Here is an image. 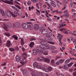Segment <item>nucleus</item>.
<instances>
[{
    "instance_id": "obj_1",
    "label": "nucleus",
    "mask_w": 76,
    "mask_h": 76,
    "mask_svg": "<svg viewBox=\"0 0 76 76\" xmlns=\"http://www.w3.org/2000/svg\"><path fill=\"white\" fill-rule=\"evenodd\" d=\"M6 26H4V28L5 30L6 31H9V30L7 29V28H11L12 27V25L11 23L9 22H8L7 24L6 25Z\"/></svg>"
},
{
    "instance_id": "obj_2",
    "label": "nucleus",
    "mask_w": 76,
    "mask_h": 76,
    "mask_svg": "<svg viewBox=\"0 0 76 76\" xmlns=\"http://www.w3.org/2000/svg\"><path fill=\"white\" fill-rule=\"evenodd\" d=\"M41 30H42V34L43 35H45L47 33H48V31L46 30H45L44 27L42 28Z\"/></svg>"
},
{
    "instance_id": "obj_3",
    "label": "nucleus",
    "mask_w": 76,
    "mask_h": 76,
    "mask_svg": "<svg viewBox=\"0 0 76 76\" xmlns=\"http://www.w3.org/2000/svg\"><path fill=\"white\" fill-rule=\"evenodd\" d=\"M13 28H19L20 27V24L18 23H15L13 24Z\"/></svg>"
},
{
    "instance_id": "obj_4",
    "label": "nucleus",
    "mask_w": 76,
    "mask_h": 76,
    "mask_svg": "<svg viewBox=\"0 0 76 76\" xmlns=\"http://www.w3.org/2000/svg\"><path fill=\"white\" fill-rule=\"evenodd\" d=\"M40 42L42 45H47V43L46 42H45V40L43 39H40Z\"/></svg>"
},
{
    "instance_id": "obj_5",
    "label": "nucleus",
    "mask_w": 76,
    "mask_h": 76,
    "mask_svg": "<svg viewBox=\"0 0 76 76\" xmlns=\"http://www.w3.org/2000/svg\"><path fill=\"white\" fill-rule=\"evenodd\" d=\"M22 28L24 29H27L28 28V26L26 23H23L22 25Z\"/></svg>"
},
{
    "instance_id": "obj_6",
    "label": "nucleus",
    "mask_w": 76,
    "mask_h": 76,
    "mask_svg": "<svg viewBox=\"0 0 76 76\" xmlns=\"http://www.w3.org/2000/svg\"><path fill=\"white\" fill-rule=\"evenodd\" d=\"M1 1L5 3H7V4H9L12 5L13 4V3L12 1H4L3 0H1Z\"/></svg>"
},
{
    "instance_id": "obj_7",
    "label": "nucleus",
    "mask_w": 76,
    "mask_h": 76,
    "mask_svg": "<svg viewBox=\"0 0 76 76\" xmlns=\"http://www.w3.org/2000/svg\"><path fill=\"white\" fill-rule=\"evenodd\" d=\"M18 15H19V13L16 11H14L13 13H12V15L14 18L17 17Z\"/></svg>"
},
{
    "instance_id": "obj_8",
    "label": "nucleus",
    "mask_w": 76,
    "mask_h": 76,
    "mask_svg": "<svg viewBox=\"0 0 76 76\" xmlns=\"http://www.w3.org/2000/svg\"><path fill=\"white\" fill-rule=\"evenodd\" d=\"M6 13L7 17H9V18H10L11 16H12L11 12H10L9 10H6Z\"/></svg>"
},
{
    "instance_id": "obj_9",
    "label": "nucleus",
    "mask_w": 76,
    "mask_h": 76,
    "mask_svg": "<svg viewBox=\"0 0 76 76\" xmlns=\"http://www.w3.org/2000/svg\"><path fill=\"white\" fill-rule=\"evenodd\" d=\"M48 51L47 50L45 51V52L42 51L41 52L42 55H44V56H47L48 54Z\"/></svg>"
},
{
    "instance_id": "obj_10",
    "label": "nucleus",
    "mask_w": 76,
    "mask_h": 76,
    "mask_svg": "<svg viewBox=\"0 0 76 76\" xmlns=\"http://www.w3.org/2000/svg\"><path fill=\"white\" fill-rule=\"evenodd\" d=\"M25 59V60H26V58L25 57H22V56H20V60L19 61H20V63H21V62L22 63V62H23L24 61V59Z\"/></svg>"
},
{
    "instance_id": "obj_11",
    "label": "nucleus",
    "mask_w": 76,
    "mask_h": 76,
    "mask_svg": "<svg viewBox=\"0 0 76 76\" xmlns=\"http://www.w3.org/2000/svg\"><path fill=\"white\" fill-rule=\"evenodd\" d=\"M39 28V27L38 24H35L34 26V28L35 31H38V29Z\"/></svg>"
},
{
    "instance_id": "obj_12",
    "label": "nucleus",
    "mask_w": 76,
    "mask_h": 76,
    "mask_svg": "<svg viewBox=\"0 0 76 76\" xmlns=\"http://www.w3.org/2000/svg\"><path fill=\"white\" fill-rule=\"evenodd\" d=\"M43 70H44L46 72H48V67L47 66H44L42 68Z\"/></svg>"
},
{
    "instance_id": "obj_13",
    "label": "nucleus",
    "mask_w": 76,
    "mask_h": 76,
    "mask_svg": "<svg viewBox=\"0 0 76 76\" xmlns=\"http://www.w3.org/2000/svg\"><path fill=\"white\" fill-rule=\"evenodd\" d=\"M37 60L39 61H42L44 60V57L42 56H40L37 58Z\"/></svg>"
},
{
    "instance_id": "obj_14",
    "label": "nucleus",
    "mask_w": 76,
    "mask_h": 76,
    "mask_svg": "<svg viewBox=\"0 0 76 76\" xmlns=\"http://www.w3.org/2000/svg\"><path fill=\"white\" fill-rule=\"evenodd\" d=\"M39 46L42 51H43V50H44V49L45 48V45H40Z\"/></svg>"
},
{
    "instance_id": "obj_15",
    "label": "nucleus",
    "mask_w": 76,
    "mask_h": 76,
    "mask_svg": "<svg viewBox=\"0 0 76 76\" xmlns=\"http://www.w3.org/2000/svg\"><path fill=\"white\" fill-rule=\"evenodd\" d=\"M23 73L24 75H28V73L27 72V70L24 69L23 70Z\"/></svg>"
},
{
    "instance_id": "obj_16",
    "label": "nucleus",
    "mask_w": 76,
    "mask_h": 76,
    "mask_svg": "<svg viewBox=\"0 0 76 76\" xmlns=\"http://www.w3.org/2000/svg\"><path fill=\"white\" fill-rule=\"evenodd\" d=\"M52 35V34H51V33H47L46 34V37H51V36Z\"/></svg>"
},
{
    "instance_id": "obj_17",
    "label": "nucleus",
    "mask_w": 76,
    "mask_h": 76,
    "mask_svg": "<svg viewBox=\"0 0 76 76\" xmlns=\"http://www.w3.org/2000/svg\"><path fill=\"white\" fill-rule=\"evenodd\" d=\"M43 61L46 63H48L50 62V60L49 59L45 58H43Z\"/></svg>"
},
{
    "instance_id": "obj_18",
    "label": "nucleus",
    "mask_w": 76,
    "mask_h": 76,
    "mask_svg": "<svg viewBox=\"0 0 76 76\" xmlns=\"http://www.w3.org/2000/svg\"><path fill=\"white\" fill-rule=\"evenodd\" d=\"M10 45H11V43H10V41H7V43L6 44V45L7 47H10Z\"/></svg>"
},
{
    "instance_id": "obj_19",
    "label": "nucleus",
    "mask_w": 76,
    "mask_h": 76,
    "mask_svg": "<svg viewBox=\"0 0 76 76\" xmlns=\"http://www.w3.org/2000/svg\"><path fill=\"white\" fill-rule=\"evenodd\" d=\"M64 69L65 70H67L69 68L68 65L67 64L65 65L64 66Z\"/></svg>"
},
{
    "instance_id": "obj_20",
    "label": "nucleus",
    "mask_w": 76,
    "mask_h": 76,
    "mask_svg": "<svg viewBox=\"0 0 76 76\" xmlns=\"http://www.w3.org/2000/svg\"><path fill=\"white\" fill-rule=\"evenodd\" d=\"M38 65V64L37 62H34L33 64L34 67H37Z\"/></svg>"
},
{
    "instance_id": "obj_21",
    "label": "nucleus",
    "mask_w": 76,
    "mask_h": 76,
    "mask_svg": "<svg viewBox=\"0 0 76 76\" xmlns=\"http://www.w3.org/2000/svg\"><path fill=\"white\" fill-rule=\"evenodd\" d=\"M59 26H58V27L59 28H62L63 26V24L62 23H59V25H58Z\"/></svg>"
},
{
    "instance_id": "obj_22",
    "label": "nucleus",
    "mask_w": 76,
    "mask_h": 76,
    "mask_svg": "<svg viewBox=\"0 0 76 76\" xmlns=\"http://www.w3.org/2000/svg\"><path fill=\"white\" fill-rule=\"evenodd\" d=\"M33 53L34 55H37V51L35 49H33Z\"/></svg>"
},
{
    "instance_id": "obj_23",
    "label": "nucleus",
    "mask_w": 76,
    "mask_h": 76,
    "mask_svg": "<svg viewBox=\"0 0 76 76\" xmlns=\"http://www.w3.org/2000/svg\"><path fill=\"white\" fill-rule=\"evenodd\" d=\"M15 59L17 61H19L20 60L19 56L18 55L17 56L15 57Z\"/></svg>"
},
{
    "instance_id": "obj_24",
    "label": "nucleus",
    "mask_w": 76,
    "mask_h": 76,
    "mask_svg": "<svg viewBox=\"0 0 76 76\" xmlns=\"http://www.w3.org/2000/svg\"><path fill=\"white\" fill-rule=\"evenodd\" d=\"M58 35L57 36V39H59V38H62V35L60 34L59 33L58 34Z\"/></svg>"
},
{
    "instance_id": "obj_25",
    "label": "nucleus",
    "mask_w": 76,
    "mask_h": 76,
    "mask_svg": "<svg viewBox=\"0 0 76 76\" xmlns=\"http://www.w3.org/2000/svg\"><path fill=\"white\" fill-rule=\"evenodd\" d=\"M28 28L29 29L32 30V29H33V28H34V26L32 25H29Z\"/></svg>"
},
{
    "instance_id": "obj_26",
    "label": "nucleus",
    "mask_w": 76,
    "mask_h": 76,
    "mask_svg": "<svg viewBox=\"0 0 76 76\" xmlns=\"http://www.w3.org/2000/svg\"><path fill=\"white\" fill-rule=\"evenodd\" d=\"M50 4L54 7H56L57 6L56 4L53 3V2H50Z\"/></svg>"
},
{
    "instance_id": "obj_27",
    "label": "nucleus",
    "mask_w": 76,
    "mask_h": 76,
    "mask_svg": "<svg viewBox=\"0 0 76 76\" xmlns=\"http://www.w3.org/2000/svg\"><path fill=\"white\" fill-rule=\"evenodd\" d=\"M36 50L38 51H42L41 49V48H40V46H39V47H37L36 48Z\"/></svg>"
},
{
    "instance_id": "obj_28",
    "label": "nucleus",
    "mask_w": 76,
    "mask_h": 76,
    "mask_svg": "<svg viewBox=\"0 0 76 76\" xmlns=\"http://www.w3.org/2000/svg\"><path fill=\"white\" fill-rule=\"evenodd\" d=\"M34 42H31L29 45V46L30 47H31V48H32V47H33V46H34Z\"/></svg>"
},
{
    "instance_id": "obj_29",
    "label": "nucleus",
    "mask_w": 76,
    "mask_h": 76,
    "mask_svg": "<svg viewBox=\"0 0 76 76\" xmlns=\"http://www.w3.org/2000/svg\"><path fill=\"white\" fill-rule=\"evenodd\" d=\"M69 38H70V39H71V41H73V42L74 43V42H75L76 41V39H73V37H70Z\"/></svg>"
},
{
    "instance_id": "obj_30",
    "label": "nucleus",
    "mask_w": 76,
    "mask_h": 76,
    "mask_svg": "<svg viewBox=\"0 0 76 76\" xmlns=\"http://www.w3.org/2000/svg\"><path fill=\"white\" fill-rule=\"evenodd\" d=\"M23 39H21V45L22 46H23V44H25V43L23 41Z\"/></svg>"
},
{
    "instance_id": "obj_31",
    "label": "nucleus",
    "mask_w": 76,
    "mask_h": 76,
    "mask_svg": "<svg viewBox=\"0 0 76 76\" xmlns=\"http://www.w3.org/2000/svg\"><path fill=\"white\" fill-rule=\"evenodd\" d=\"M37 68V69H42V66L40 65H39V64H38L37 65V67H36Z\"/></svg>"
},
{
    "instance_id": "obj_32",
    "label": "nucleus",
    "mask_w": 76,
    "mask_h": 76,
    "mask_svg": "<svg viewBox=\"0 0 76 76\" xmlns=\"http://www.w3.org/2000/svg\"><path fill=\"white\" fill-rule=\"evenodd\" d=\"M48 72L49 71H52V70H53V68H52V67L51 66H49L48 68Z\"/></svg>"
},
{
    "instance_id": "obj_33",
    "label": "nucleus",
    "mask_w": 76,
    "mask_h": 76,
    "mask_svg": "<svg viewBox=\"0 0 76 76\" xmlns=\"http://www.w3.org/2000/svg\"><path fill=\"white\" fill-rule=\"evenodd\" d=\"M12 7L13 9H14V10H16V11H18V10H18V8L14 6H12Z\"/></svg>"
},
{
    "instance_id": "obj_34",
    "label": "nucleus",
    "mask_w": 76,
    "mask_h": 76,
    "mask_svg": "<svg viewBox=\"0 0 76 76\" xmlns=\"http://www.w3.org/2000/svg\"><path fill=\"white\" fill-rule=\"evenodd\" d=\"M70 61V59H67L65 61V63L66 64H67L68 63H69Z\"/></svg>"
},
{
    "instance_id": "obj_35",
    "label": "nucleus",
    "mask_w": 76,
    "mask_h": 76,
    "mask_svg": "<svg viewBox=\"0 0 76 76\" xmlns=\"http://www.w3.org/2000/svg\"><path fill=\"white\" fill-rule=\"evenodd\" d=\"M50 49H55L56 48L53 45H50L49 47Z\"/></svg>"
},
{
    "instance_id": "obj_36",
    "label": "nucleus",
    "mask_w": 76,
    "mask_h": 76,
    "mask_svg": "<svg viewBox=\"0 0 76 76\" xmlns=\"http://www.w3.org/2000/svg\"><path fill=\"white\" fill-rule=\"evenodd\" d=\"M12 38H14L16 40H18V37H17V36H16V35H14L12 36Z\"/></svg>"
},
{
    "instance_id": "obj_37",
    "label": "nucleus",
    "mask_w": 76,
    "mask_h": 76,
    "mask_svg": "<svg viewBox=\"0 0 76 76\" xmlns=\"http://www.w3.org/2000/svg\"><path fill=\"white\" fill-rule=\"evenodd\" d=\"M73 64V63L71 62L70 64H67V65H68V67L69 68L70 67H71V66H72V64Z\"/></svg>"
},
{
    "instance_id": "obj_38",
    "label": "nucleus",
    "mask_w": 76,
    "mask_h": 76,
    "mask_svg": "<svg viewBox=\"0 0 76 76\" xmlns=\"http://www.w3.org/2000/svg\"><path fill=\"white\" fill-rule=\"evenodd\" d=\"M38 76H43L42 73L41 72H39L37 74Z\"/></svg>"
},
{
    "instance_id": "obj_39",
    "label": "nucleus",
    "mask_w": 76,
    "mask_h": 76,
    "mask_svg": "<svg viewBox=\"0 0 76 76\" xmlns=\"http://www.w3.org/2000/svg\"><path fill=\"white\" fill-rule=\"evenodd\" d=\"M57 52H58V51L55 50H53L52 51V53H56Z\"/></svg>"
},
{
    "instance_id": "obj_40",
    "label": "nucleus",
    "mask_w": 76,
    "mask_h": 76,
    "mask_svg": "<svg viewBox=\"0 0 76 76\" xmlns=\"http://www.w3.org/2000/svg\"><path fill=\"white\" fill-rule=\"evenodd\" d=\"M5 35H6V36H8V37H9V36H10V34H9V33H5Z\"/></svg>"
},
{
    "instance_id": "obj_41",
    "label": "nucleus",
    "mask_w": 76,
    "mask_h": 76,
    "mask_svg": "<svg viewBox=\"0 0 76 76\" xmlns=\"http://www.w3.org/2000/svg\"><path fill=\"white\" fill-rule=\"evenodd\" d=\"M58 61L60 63H63L64 61L63 59H61Z\"/></svg>"
},
{
    "instance_id": "obj_42",
    "label": "nucleus",
    "mask_w": 76,
    "mask_h": 76,
    "mask_svg": "<svg viewBox=\"0 0 76 76\" xmlns=\"http://www.w3.org/2000/svg\"><path fill=\"white\" fill-rule=\"evenodd\" d=\"M51 64H52V65H53V64H54V60H52L51 61Z\"/></svg>"
},
{
    "instance_id": "obj_43",
    "label": "nucleus",
    "mask_w": 76,
    "mask_h": 76,
    "mask_svg": "<svg viewBox=\"0 0 76 76\" xmlns=\"http://www.w3.org/2000/svg\"><path fill=\"white\" fill-rule=\"evenodd\" d=\"M9 50H10V51H15V49H14L13 48H9Z\"/></svg>"
},
{
    "instance_id": "obj_44",
    "label": "nucleus",
    "mask_w": 76,
    "mask_h": 76,
    "mask_svg": "<svg viewBox=\"0 0 76 76\" xmlns=\"http://www.w3.org/2000/svg\"><path fill=\"white\" fill-rule=\"evenodd\" d=\"M15 7H16L18 8V9H21V7H20L19 5H15Z\"/></svg>"
},
{
    "instance_id": "obj_45",
    "label": "nucleus",
    "mask_w": 76,
    "mask_h": 76,
    "mask_svg": "<svg viewBox=\"0 0 76 76\" xmlns=\"http://www.w3.org/2000/svg\"><path fill=\"white\" fill-rule=\"evenodd\" d=\"M67 39L68 42L69 43H70L71 42V41H70V39L68 38H67Z\"/></svg>"
},
{
    "instance_id": "obj_46",
    "label": "nucleus",
    "mask_w": 76,
    "mask_h": 76,
    "mask_svg": "<svg viewBox=\"0 0 76 76\" xmlns=\"http://www.w3.org/2000/svg\"><path fill=\"white\" fill-rule=\"evenodd\" d=\"M26 61H25L24 62H21V64H22V65H24V64H25L26 63Z\"/></svg>"
},
{
    "instance_id": "obj_47",
    "label": "nucleus",
    "mask_w": 76,
    "mask_h": 76,
    "mask_svg": "<svg viewBox=\"0 0 76 76\" xmlns=\"http://www.w3.org/2000/svg\"><path fill=\"white\" fill-rule=\"evenodd\" d=\"M50 48V47L48 46H45V49H49Z\"/></svg>"
},
{
    "instance_id": "obj_48",
    "label": "nucleus",
    "mask_w": 76,
    "mask_h": 76,
    "mask_svg": "<svg viewBox=\"0 0 76 76\" xmlns=\"http://www.w3.org/2000/svg\"><path fill=\"white\" fill-rule=\"evenodd\" d=\"M35 73V71L34 70H31V75H33V73Z\"/></svg>"
},
{
    "instance_id": "obj_49",
    "label": "nucleus",
    "mask_w": 76,
    "mask_h": 76,
    "mask_svg": "<svg viewBox=\"0 0 76 76\" xmlns=\"http://www.w3.org/2000/svg\"><path fill=\"white\" fill-rule=\"evenodd\" d=\"M64 34H68L67 30H64Z\"/></svg>"
},
{
    "instance_id": "obj_50",
    "label": "nucleus",
    "mask_w": 76,
    "mask_h": 76,
    "mask_svg": "<svg viewBox=\"0 0 76 76\" xmlns=\"http://www.w3.org/2000/svg\"><path fill=\"white\" fill-rule=\"evenodd\" d=\"M34 40H35V39L34 38H31L30 39V41H34Z\"/></svg>"
},
{
    "instance_id": "obj_51",
    "label": "nucleus",
    "mask_w": 76,
    "mask_h": 76,
    "mask_svg": "<svg viewBox=\"0 0 76 76\" xmlns=\"http://www.w3.org/2000/svg\"><path fill=\"white\" fill-rule=\"evenodd\" d=\"M27 4L28 5H31V1H28V2L27 3Z\"/></svg>"
},
{
    "instance_id": "obj_52",
    "label": "nucleus",
    "mask_w": 76,
    "mask_h": 76,
    "mask_svg": "<svg viewBox=\"0 0 76 76\" xmlns=\"http://www.w3.org/2000/svg\"><path fill=\"white\" fill-rule=\"evenodd\" d=\"M52 39L53 38L52 37H50L48 39V40H49V41H52Z\"/></svg>"
},
{
    "instance_id": "obj_53",
    "label": "nucleus",
    "mask_w": 76,
    "mask_h": 76,
    "mask_svg": "<svg viewBox=\"0 0 76 76\" xmlns=\"http://www.w3.org/2000/svg\"><path fill=\"white\" fill-rule=\"evenodd\" d=\"M24 55V56H26V53H23V57H25Z\"/></svg>"
},
{
    "instance_id": "obj_54",
    "label": "nucleus",
    "mask_w": 76,
    "mask_h": 76,
    "mask_svg": "<svg viewBox=\"0 0 76 76\" xmlns=\"http://www.w3.org/2000/svg\"><path fill=\"white\" fill-rule=\"evenodd\" d=\"M68 34H72V31L69 30H67Z\"/></svg>"
},
{
    "instance_id": "obj_55",
    "label": "nucleus",
    "mask_w": 76,
    "mask_h": 76,
    "mask_svg": "<svg viewBox=\"0 0 76 76\" xmlns=\"http://www.w3.org/2000/svg\"><path fill=\"white\" fill-rule=\"evenodd\" d=\"M73 3H71L70 4V7H72V6H73Z\"/></svg>"
},
{
    "instance_id": "obj_56",
    "label": "nucleus",
    "mask_w": 76,
    "mask_h": 76,
    "mask_svg": "<svg viewBox=\"0 0 76 76\" xmlns=\"http://www.w3.org/2000/svg\"><path fill=\"white\" fill-rule=\"evenodd\" d=\"M64 29H65V28H62L61 29H60V31H63V30H64Z\"/></svg>"
},
{
    "instance_id": "obj_57",
    "label": "nucleus",
    "mask_w": 76,
    "mask_h": 76,
    "mask_svg": "<svg viewBox=\"0 0 76 76\" xmlns=\"http://www.w3.org/2000/svg\"><path fill=\"white\" fill-rule=\"evenodd\" d=\"M48 43H50V44H54V42H49Z\"/></svg>"
},
{
    "instance_id": "obj_58",
    "label": "nucleus",
    "mask_w": 76,
    "mask_h": 76,
    "mask_svg": "<svg viewBox=\"0 0 76 76\" xmlns=\"http://www.w3.org/2000/svg\"><path fill=\"white\" fill-rule=\"evenodd\" d=\"M15 3H16L17 4H19V5H20V4L19 3V2H18V1H15Z\"/></svg>"
},
{
    "instance_id": "obj_59",
    "label": "nucleus",
    "mask_w": 76,
    "mask_h": 76,
    "mask_svg": "<svg viewBox=\"0 0 76 76\" xmlns=\"http://www.w3.org/2000/svg\"><path fill=\"white\" fill-rule=\"evenodd\" d=\"M73 76H76V71L73 73Z\"/></svg>"
},
{
    "instance_id": "obj_60",
    "label": "nucleus",
    "mask_w": 76,
    "mask_h": 76,
    "mask_svg": "<svg viewBox=\"0 0 76 76\" xmlns=\"http://www.w3.org/2000/svg\"><path fill=\"white\" fill-rule=\"evenodd\" d=\"M56 64H57V65H59V64H60V62H59V61L56 63Z\"/></svg>"
},
{
    "instance_id": "obj_61",
    "label": "nucleus",
    "mask_w": 76,
    "mask_h": 76,
    "mask_svg": "<svg viewBox=\"0 0 76 76\" xmlns=\"http://www.w3.org/2000/svg\"><path fill=\"white\" fill-rule=\"evenodd\" d=\"M56 24H57L56 23H52V25H53V26H56Z\"/></svg>"
},
{
    "instance_id": "obj_62",
    "label": "nucleus",
    "mask_w": 76,
    "mask_h": 76,
    "mask_svg": "<svg viewBox=\"0 0 76 76\" xmlns=\"http://www.w3.org/2000/svg\"><path fill=\"white\" fill-rule=\"evenodd\" d=\"M66 16H67V18H68V17H69V15H68V13H66Z\"/></svg>"
},
{
    "instance_id": "obj_63",
    "label": "nucleus",
    "mask_w": 76,
    "mask_h": 76,
    "mask_svg": "<svg viewBox=\"0 0 76 76\" xmlns=\"http://www.w3.org/2000/svg\"><path fill=\"white\" fill-rule=\"evenodd\" d=\"M69 52L71 54H73V53H74V52H73V51L72 50L69 51Z\"/></svg>"
},
{
    "instance_id": "obj_64",
    "label": "nucleus",
    "mask_w": 76,
    "mask_h": 76,
    "mask_svg": "<svg viewBox=\"0 0 76 76\" xmlns=\"http://www.w3.org/2000/svg\"><path fill=\"white\" fill-rule=\"evenodd\" d=\"M15 49L16 50H19V48H18V47H15Z\"/></svg>"
}]
</instances>
